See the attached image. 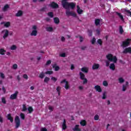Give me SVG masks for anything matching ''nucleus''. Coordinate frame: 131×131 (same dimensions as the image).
I'll list each match as a JSON object with an SVG mask.
<instances>
[{"instance_id": "f257e3e1", "label": "nucleus", "mask_w": 131, "mask_h": 131, "mask_svg": "<svg viewBox=\"0 0 131 131\" xmlns=\"http://www.w3.org/2000/svg\"><path fill=\"white\" fill-rule=\"evenodd\" d=\"M106 58L107 60H108L105 61L106 66H107V67H108L110 64V61L113 62V63H116L117 62V57H116L115 56H113V55L111 54L107 55Z\"/></svg>"}, {"instance_id": "f03ea898", "label": "nucleus", "mask_w": 131, "mask_h": 131, "mask_svg": "<svg viewBox=\"0 0 131 131\" xmlns=\"http://www.w3.org/2000/svg\"><path fill=\"white\" fill-rule=\"evenodd\" d=\"M31 36H36L37 35V26L33 25L31 28Z\"/></svg>"}, {"instance_id": "7ed1b4c3", "label": "nucleus", "mask_w": 131, "mask_h": 131, "mask_svg": "<svg viewBox=\"0 0 131 131\" xmlns=\"http://www.w3.org/2000/svg\"><path fill=\"white\" fill-rule=\"evenodd\" d=\"M60 83L63 84L64 83V88L66 90H69L70 89V85L69 84V82L66 80V79H64L60 81Z\"/></svg>"}, {"instance_id": "20e7f679", "label": "nucleus", "mask_w": 131, "mask_h": 131, "mask_svg": "<svg viewBox=\"0 0 131 131\" xmlns=\"http://www.w3.org/2000/svg\"><path fill=\"white\" fill-rule=\"evenodd\" d=\"M67 16H72L73 17H77V15L73 11H70L69 9H67L66 12Z\"/></svg>"}, {"instance_id": "39448f33", "label": "nucleus", "mask_w": 131, "mask_h": 131, "mask_svg": "<svg viewBox=\"0 0 131 131\" xmlns=\"http://www.w3.org/2000/svg\"><path fill=\"white\" fill-rule=\"evenodd\" d=\"M1 34L3 35V38L6 39L9 36V30L7 29L4 30L2 31Z\"/></svg>"}, {"instance_id": "423d86ee", "label": "nucleus", "mask_w": 131, "mask_h": 131, "mask_svg": "<svg viewBox=\"0 0 131 131\" xmlns=\"http://www.w3.org/2000/svg\"><path fill=\"white\" fill-rule=\"evenodd\" d=\"M69 4L70 3L67 1H61V5L63 8L66 10H68V9H69Z\"/></svg>"}, {"instance_id": "0eeeda50", "label": "nucleus", "mask_w": 131, "mask_h": 131, "mask_svg": "<svg viewBox=\"0 0 131 131\" xmlns=\"http://www.w3.org/2000/svg\"><path fill=\"white\" fill-rule=\"evenodd\" d=\"M16 124V128H18L20 126V119H19V116H16L14 119Z\"/></svg>"}, {"instance_id": "6e6552de", "label": "nucleus", "mask_w": 131, "mask_h": 131, "mask_svg": "<svg viewBox=\"0 0 131 131\" xmlns=\"http://www.w3.org/2000/svg\"><path fill=\"white\" fill-rule=\"evenodd\" d=\"M131 40L130 39H127L125 41L123 42L122 46L124 48H125V47H127L128 46H129V44L130 43Z\"/></svg>"}, {"instance_id": "1a4fd4ad", "label": "nucleus", "mask_w": 131, "mask_h": 131, "mask_svg": "<svg viewBox=\"0 0 131 131\" xmlns=\"http://www.w3.org/2000/svg\"><path fill=\"white\" fill-rule=\"evenodd\" d=\"M18 94H19V92L15 91L14 94H12L10 96V99H11V100H15L17 99V97H18Z\"/></svg>"}, {"instance_id": "9d476101", "label": "nucleus", "mask_w": 131, "mask_h": 131, "mask_svg": "<svg viewBox=\"0 0 131 131\" xmlns=\"http://www.w3.org/2000/svg\"><path fill=\"white\" fill-rule=\"evenodd\" d=\"M94 89L96 92H98V93H102V88H101V86L99 85H96L94 86Z\"/></svg>"}, {"instance_id": "9b49d317", "label": "nucleus", "mask_w": 131, "mask_h": 131, "mask_svg": "<svg viewBox=\"0 0 131 131\" xmlns=\"http://www.w3.org/2000/svg\"><path fill=\"white\" fill-rule=\"evenodd\" d=\"M49 6L53 9H57V8L59 7V5L57 4L56 3L52 2L50 4H49Z\"/></svg>"}, {"instance_id": "f8f14e48", "label": "nucleus", "mask_w": 131, "mask_h": 131, "mask_svg": "<svg viewBox=\"0 0 131 131\" xmlns=\"http://www.w3.org/2000/svg\"><path fill=\"white\" fill-rule=\"evenodd\" d=\"M77 13H78V15H81L82 13H83V10L82 9H80V7L79 5L77 6Z\"/></svg>"}, {"instance_id": "ddd939ff", "label": "nucleus", "mask_w": 131, "mask_h": 131, "mask_svg": "<svg viewBox=\"0 0 131 131\" xmlns=\"http://www.w3.org/2000/svg\"><path fill=\"white\" fill-rule=\"evenodd\" d=\"M127 86H128V82H126L125 84H123L122 91L123 92H125L126 91V89H127Z\"/></svg>"}, {"instance_id": "4468645a", "label": "nucleus", "mask_w": 131, "mask_h": 131, "mask_svg": "<svg viewBox=\"0 0 131 131\" xmlns=\"http://www.w3.org/2000/svg\"><path fill=\"white\" fill-rule=\"evenodd\" d=\"M100 68V64L99 63H94L92 66V69L93 70H97Z\"/></svg>"}, {"instance_id": "2eb2a0df", "label": "nucleus", "mask_w": 131, "mask_h": 131, "mask_svg": "<svg viewBox=\"0 0 131 131\" xmlns=\"http://www.w3.org/2000/svg\"><path fill=\"white\" fill-rule=\"evenodd\" d=\"M1 24L3 25L5 27H6V28H8V27H10V26H11V23H10V21L3 22L1 23Z\"/></svg>"}, {"instance_id": "dca6fc26", "label": "nucleus", "mask_w": 131, "mask_h": 131, "mask_svg": "<svg viewBox=\"0 0 131 131\" xmlns=\"http://www.w3.org/2000/svg\"><path fill=\"white\" fill-rule=\"evenodd\" d=\"M124 54H127V53H129V54H130L131 53V48L128 47L126 48L123 52Z\"/></svg>"}, {"instance_id": "f3484780", "label": "nucleus", "mask_w": 131, "mask_h": 131, "mask_svg": "<svg viewBox=\"0 0 131 131\" xmlns=\"http://www.w3.org/2000/svg\"><path fill=\"white\" fill-rule=\"evenodd\" d=\"M75 6H76V3H75L71 2L69 4V8H71L72 10L75 8Z\"/></svg>"}, {"instance_id": "a211bd4d", "label": "nucleus", "mask_w": 131, "mask_h": 131, "mask_svg": "<svg viewBox=\"0 0 131 131\" xmlns=\"http://www.w3.org/2000/svg\"><path fill=\"white\" fill-rule=\"evenodd\" d=\"M116 14L118 16L120 19H121V21H124V18H123V16L122 14H121V13L116 12Z\"/></svg>"}, {"instance_id": "6ab92c4d", "label": "nucleus", "mask_w": 131, "mask_h": 131, "mask_svg": "<svg viewBox=\"0 0 131 131\" xmlns=\"http://www.w3.org/2000/svg\"><path fill=\"white\" fill-rule=\"evenodd\" d=\"M81 71L84 73H88L89 72V68L83 67L81 69Z\"/></svg>"}, {"instance_id": "aec40b11", "label": "nucleus", "mask_w": 131, "mask_h": 131, "mask_svg": "<svg viewBox=\"0 0 131 131\" xmlns=\"http://www.w3.org/2000/svg\"><path fill=\"white\" fill-rule=\"evenodd\" d=\"M102 99V100H105V99H107V92L106 91L103 92Z\"/></svg>"}, {"instance_id": "412c9836", "label": "nucleus", "mask_w": 131, "mask_h": 131, "mask_svg": "<svg viewBox=\"0 0 131 131\" xmlns=\"http://www.w3.org/2000/svg\"><path fill=\"white\" fill-rule=\"evenodd\" d=\"M79 75H80V79H81V80L85 78V75H84L82 72H80L79 73Z\"/></svg>"}, {"instance_id": "4be33fe9", "label": "nucleus", "mask_w": 131, "mask_h": 131, "mask_svg": "<svg viewBox=\"0 0 131 131\" xmlns=\"http://www.w3.org/2000/svg\"><path fill=\"white\" fill-rule=\"evenodd\" d=\"M53 20L55 24H59V23H60V19H59V18L58 17H54L53 18Z\"/></svg>"}, {"instance_id": "5701e85b", "label": "nucleus", "mask_w": 131, "mask_h": 131, "mask_svg": "<svg viewBox=\"0 0 131 131\" xmlns=\"http://www.w3.org/2000/svg\"><path fill=\"white\" fill-rule=\"evenodd\" d=\"M7 118L9 120L11 121V122H13L14 121V119L13 118V117H12L10 114H8L7 115Z\"/></svg>"}, {"instance_id": "b1692460", "label": "nucleus", "mask_w": 131, "mask_h": 131, "mask_svg": "<svg viewBox=\"0 0 131 131\" xmlns=\"http://www.w3.org/2000/svg\"><path fill=\"white\" fill-rule=\"evenodd\" d=\"M22 15H23V12H22V11L21 10L18 11L16 14V17H20V16H21Z\"/></svg>"}, {"instance_id": "393cba45", "label": "nucleus", "mask_w": 131, "mask_h": 131, "mask_svg": "<svg viewBox=\"0 0 131 131\" xmlns=\"http://www.w3.org/2000/svg\"><path fill=\"white\" fill-rule=\"evenodd\" d=\"M74 131H81L79 128V125H76L74 128H73Z\"/></svg>"}, {"instance_id": "a878e982", "label": "nucleus", "mask_w": 131, "mask_h": 131, "mask_svg": "<svg viewBox=\"0 0 131 131\" xmlns=\"http://www.w3.org/2000/svg\"><path fill=\"white\" fill-rule=\"evenodd\" d=\"M118 80L119 83L122 84L123 83V82H124V79H123V78L122 77L119 78Z\"/></svg>"}, {"instance_id": "bb28decb", "label": "nucleus", "mask_w": 131, "mask_h": 131, "mask_svg": "<svg viewBox=\"0 0 131 131\" xmlns=\"http://www.w3.org/2000/svg\"><path fill=\"white\" fill-rule=\"evenodd\" d=\"M10 49L11 51H15L16 50H17V46L16 45H12L10 47Z\"/></svg>"}, {"instance_id": "cd10ccee", "label": "nucleus", "mask_w": 131, "mask_h": 131, "mask_svg": "<svg viewBox=\"0 0 131 131\" xmlns=\"http://www.w3.org/2000/svg\"><path fill=\"white\" fill-rule=\"evenodd\" d=\"M53 68L54 69L55 71H58V70H60V68L59 67V66H58L56 65V64H54L53 66Z\"/></svg>"}, {"instance_id": "c85d7f7f", "label": "nucleus", "mask_w": 131, "mask_h": 131, "mask_svg": "<svg viewBox=\"0 0 131 131\" xmlns=\"http://www.w3.org/2000/svg\"><path fill=\"white\" fill-rule=\"evenodd\" d=\"M110 68L112 70H113V71L115 70V64H114V63H111L110 64Z\"/></svg>"}, {"instance_id": "c756f323", "label": "nucleus", "mask_w": 131, "mask_h": 131, "mask_svg": "<svg viewBox=\"0 0 131 131\" xmlns=\"http://www.w3.org/2000/svg\"><path fill=\"white\" fill-rule=\"evenodd\" d=\"M47 15L48 16L50 17V18H54V13L52 12H48Z\"/></svg>"}, {"instance_id": "7c9ffc66", "label": "nucleus", "mask_w": 131, "mask_h": 131, "mask_svg": "<svg viewBox=\"0 0 131 131\" xmlns=\"http://www.w3.org/2000/svg\"><path fill=\"white\" fill-rule=\"evenodd\" d=\"M6 54V50H5L4 49H0V55H4Z\"/></svg>"}, {"instance_id": "2f4dec72", "label": "nucleus", "mask_w": 131, "mask_h": 131, "mask_svg": "<svg viewBox=\"0 0 131 131\" xmlns=\"http://www.w3.org/2000/svg\"><path fill=\"white\" fill-rule=\"evenodd\" d=\"M8 9H9V5H6L3 7V11L6 12V11H8Z\"/></svg>"}, {"instance_id": "473e14b6", "label": "nucleus", "mask_w": 131, "mask_h": 131, "mask_svg": "<svg viewBox=\"0 0 131 131\" xmlns=\"http://www.w3.org/2000/svg\"><path fill=\"white\" fill-rule=\"evenodd\" d=\"M67 127L66 126V121H65V120H64L63 123L62 124V129H66Z\"/></svg>"}, {"instance_id": "72a5a7b5", "label": "nucleus", "mask_w": 131, "mask_h": 131, "mask_svg": "<svg viewBox=\"0 0 131 131\" xmlns=\"http://www.w3.org/2000/svg\"><path fill=\"white\" fill-rule=\"evenodd\" d=\"M45 73L42 72L41 73L39 74V77L41 79H42V78H43V77H45Z\"/></svg>"}, {"instance_id": "f704fd0d", "label": "nucleus", "mask_w": 131, "mask_h": 131, "mask_svg": "<svg viewBox=\"0 0 131 131\" xmlns=\"http://www.w3.org/2000/svg\"><path fill=\"white\" fill-rule=\"evenodd\" d=\"M76 37L79 39V41L80 42H82L83 41V37H82V36L79 35L78 36H76Z\"/></svg>"}, {"instance_id": "c9c22d12", "label": "nucleus", "mask_w": 131, "mask_h": 131, "mask_svg": "<svg viewBox=\"0 0 131 131\" xmlns=\"http://www.w3.org/2000/svg\"><path fill=\"white\" fill-rule=\"evenodd\" d=\"M100 20L99 19L95 20V23L96 26H98V25H100Z\"/></svg>"}, {"instance_id": "e433bc0d", "label": "nucleus", "mask_w": 131, "mask_h": 131, "mask_svg": "<svg viewBox=\"0 0 131 131\" xmlns=\"http://www.w3.org/2000/svg\"><path fill=\"white\" fill-rule=\"evenodd\" d=\"M12 68V69L16 70L18 68V65L16 63L14 64H13Z\"/></svg>"}, {"instance_id": "4c0bfd02", "label": "nucleus", "mask_w": 131, "mask_h": 131, "mask_svg": "<svg viewBox=\"0 0 131 131\" xmlns=\"http://www.w3.org/2000/svg\"><path fill=\"white\" fill-rule=\"evenodd\" d=\"M102 84L103 86H107L108 85V82L106 80H104L102 82Z\"/></svg>"}, {"instance_id": "58836bf2", "label": "nucleus", "mask_w": 131, "mask_h": 131, "mask_svg": "<svg viewBox=\"0 0 131 131\" xmlns=\"http://www.w3.org/2000/svg\"><path fill=\"white\" fill-rule=\"evenodd\" d=\"M56 91L58 93V96H60V91H61V87L60 86H58L56 88Z\"/></svg>"}, {"instance_id": "ea45409f", "label": "nucleus", "mask_w": 131, "mask_h": 131, "mask_svg": "<svg viewBox=\"0 0 131 131\" xmlns=\"http://www.w3.org/2000/svg\"><path fill=\"white\" fill-rule=\"evenodd\" d=\"M127 16H131V11L129 10H125Z\"/></svg>"}, {"instance_id": "a19ab883", "label": "nucleus", "mask_w": 131, "mask_h": 131, "mask_svg": "<svg viewBox=\"0 0 131 131\" xmlns=\"http://www.w3.org/2000/svg\"><path fill=\"white\" fill-rule=\"evenodd\" d=\"M46 30L47 31L52 32L54 30V29L52 27H48L46 28Z\"/></svg>"}, {"instance_id": "79ce46f5", "label": "nucleus", "mask_w": 131, "mask_h": 131, "mask_svg": "<svg viewBox=\"0 0 131 131\" xmlns=\"http://www.w3.org/2000/svg\"><path fill=\"white\" fill-rule=\"evenodd\" d=\"M49 81H50V78L46 77L44 79V82L48 83Z\"/></svg>"}, {"instance_id": "37998d69", "label": "nucleus", "mask_w": 131, "mask_h": 131, "mask_svg": "<svg viewBox=\"0 0 131 131\" xmlns=\"http://www.w3.org/2000/svg\"><path fill=\"white\" fill-rule=\"evenodd\" d=\"M119 33L120 34H122V33H123V29H122V27L121 26H120Z\"/></svg>"}, {"instance_id": "c03bdc74", "label": "nucleus", "mask_w": 131, "mask_h": 131, "mask_svg": "<svg viewBox=\"0 0 131 131\" xmlns=\"http://www.w3.org/2000/svg\"><path fill=\"white\" fill-rule=\"evenodd\" d=\"M80 123L81 125H82V126H84V125H85V124H86L85 120L81 121Z\"/></svg>"}, {"instance_id": "a18cd8bd", "label": "nucleus", "mask_w": 131, "mask_h": 131, "mask_svg": "<svg viewBox=\"0 0 131 131\" xmlns=\"http://www.w3.org/2000/svg\"><path fill=\"white\" fill-rule=\"evenodd\" d=\"M28 110L29 111V113H31L32 112V111H33V108H32V107L30 106L28 108Z\"/></svg>"}, {"instance_id": "49530a36", "label": "nucleus", "mask_w": 131, "mask_h": 131, "mask_svg": "<svg viewBox=\"0 0 131 131\" xmlns=\"http://www.w3.org/2000/svg\"><path fill=\"white\" fill-rule=\"evenodd\" d=\"M27 110V107H26V105L25 104H23V108H22V111H26Z\"/></svg>"}, {"instance_id": "de8ad7c7", "label": "nucleus", "mask_w": 131, "mask_h": 131, "mask_svg": "<svg viewBox=\"0 0 131 131\" xmlns=\"http://www.w3.org/2000/svg\"><path fill=\"white\" fill-rule=\"evenodd\" d=\"M78 89L79 91H83L84 87L83 85H80L78 87Z\"/></svg>"}, {"instance_id": "09e8293b", "label": "nucleus", "mask_w": 131, "mask_h": 131, "mask_svg": "<svg viewBox=\"0 0 131 131\" xmlns=\"http://www.w3.org/2000/svg\"><path fill=\"white\" fill-rule=\"evenodd\" d=\"M82 80H83V84H86L88 83V79L86 78L82 79Z\"/></svg>"}, {"instance_id": "8fccbe9b", "label": "nucleus", "mask_w": 131, "mask_h": 131, "mask_svg": "<svg viewBox=\"0 0 131 131\" xmlns=\"http://www.w3.org/2000/svg\"><path fill=\"white\" fill-rule=\"evenodd\" d=\"M0 77L2 78V79H4L5 78V74H4L2 72L0 73Z\"/></svg>"}, {"instance_id": "3c124183", "label": "nucleus", "mask_w": 131, "mask_h": 131, "mask_svg": "<svg viewBox=\"0 0 131 131\" xmlns=\"http://www.w3.org/2000/svg\"><path fill=\"white\" fill-rule=\"evenodd\" d=\"M53 72L52 71H47L46 73L45 74H53Z\"/></svg>"}, {"instance_id": "603ef678", "label": "nucleus", "mask_w": 131, "mask_h": 131, "mask_svg": "<svg viewBox=\"0 0 131 131\" xmlns=\"http://www.w3.org/2000/svg\"><path fill=\"white\" fill-rule=\"evenodd\" d=\"M20 118L23 119H25V115L24 114L21 113L20 115Z\"/></svg>"}, {"instance_id": "864d4df0", "label": "nucleus", "mask_w": 131, "mask_h": 131, "mask_svg": "<svg viewBox=\"0 0 131 131\" xmlns=\"http://www.w3.org/2000/svg\"><path fill=\"white\" fill-rule=\"evenodd\" d=\"M51 80H52L54 82H56L57 80V78H56L55 77H51Z\"/></svg>"}, {"instance_id": "5fc2aeb1", "label": "nucleus", "mask_w": 131, "mask_h": 131, "mask_svg": "<svg viewBox=\"0 0 131 131\" xmlns=\"http://www.w3.org/2000/svg\"><path fill=\"white\" fill-rule=\"evenodd\" d=\"M95 42H96V38H93L91 40V43L92 45H94Z\"/></svg>"}, {"instance_id": "6e6d98bb", "label": "nucleus", "mask_w": 131, "mask_h": 131, "mask_svg": "<svg viewBox=\"0 0 131 131\" xmlns=\"http://www.w3.org/2000/svg\"><path fill=\"white\" fill-rule=\"evenodd\" d=\"M59 56L60 57H62V58H65V57H66V53H61Z\"/></svg>"}, {"instance_id": "4d7b16f0", "label": "nucleus", "mask_w": 131, "mask_h": 131, "mask_svg": "<svg viewBox=\"0 0 131 131\" xmlns=\"http://www.w3.org/2000/svg\"><path fill=\"white\" fill-rule=\"evenodd\" d=\"M99 118H100V116H99L98 115H96L94 116V120H99Z\"/></svg>"}, {"instance_id": "13d9d810", "label": "nucleus", "mask_w": 131, "mask_h": 131, "mask_svg": "<svg viewBox=\"0 0 131 131\" xmlns=\"http://www.w3.org/2000/svg\"><path fill=\"white\" fill-rule=\"evenodd\" d=\"M97 42H98V43H99V45H100V46H102V40H101V39H99L97 40Z\"/></svg>"}, {"instance_id": "bf43d9fd", "label": "nucleus", "mask_w": 131, "mask_h": 131, "mask_svg": "<svg viewBox=\"0 0 131 131\" xmlns=\"http://www.w3.org/2000/svg\"><path fill=\"white\" fill-rule=\"evenodd\" d=\"M100 32H101V30L100 29H97L96 30V33H97V34H100Z\"/></svg>"}, {"instance_id": "052dcab7", "label": "nucleus", "mask_w": 131, "mask_h": 131, "mask_svg": "<svg viewBox=\"0 0 131 131\" xmlns=\"http://www.w3.org/2000/svg\"><path fill=\"white\" fill-rule=\"evenodd\" d=\"M2 103H3L4 104H6V98L4 97L2 98Z\"/></svg>"}, {"instance_id": "680f3d73", "label": "nucleus", "mask_w": 131, "mask_h": 131, "mask_svg": "<svg viewBox=\"0 0 131 131\" xmlns=\"http://www.w3.org/2000/svg\"><path fill=\"white\" fill-rule=\"evenodd\" d=\"M23 77L25 78V79H28V76L26 74H24L23 75Z\"/></svg>"}, {"instance_id": "e2e57ef3", "label": "nucleus", "mask_w": 131, "mask_h": 131, "mask_svg": "<svg viewBox=\"0 0 131 131\" xmlns=\"http://www.w3.org/2000/svg\"><path fill=\"white\" fill-rule=\"evenodd\" d=\"M16 78L18 81H20L21 80V77H20V75H18L16 76Z\"/></svg>"}, {"instance_id": "0e129e2a", "label": "nucleus", "mask_w": 131, "mask_h": 131, "mask_svg": "<svg viewBox=\"0 0 131 131\" xmlns=\"http://www.w3.org/2000/svg\"><path fill=\"white\" fill-rule=\"evenodd\" d=\"M51 63H52V61H51L50 60H48L46 62V65H50L51 64Z\"/></svg>"}, {"instance_id": "69168bd1", "label": "nucleus", "mask_w": 131, "mask_h": 131, "mask_svg": "<svg viewBox=\"0 0 131 131\" xmlns=\"http://www.w3.org/2000/svg\"><path fill=\"white\" fill-rule=\"evenodd\" d=\"M54 108L52 106H49V110H50V111H53Z\"/></svg>"}, {"instance_id": "338daca9", "label": "nucleus", "mask_w": 131, "mask_h": 131, "mask_svg": "<svg viewBox=\"0 0 131 131\" xmlns=\"http://www.w3.org/2000/svg\"><path fill=\"white\" fill-rule=\"evenodd\" d=\"M61 41H65V37L62 36L61 37Z\"/></svg>"}, {"instance_id": "774afa93", "label": "nucleus", "mask_w": 131, "mask_h": 131, "mask_svg": "<svg viewBox=\"0 0 131 131\" xmlns=\"http://www.w3.org/2000/svg\"><path fill=\"white\" fill-rule=\"evenodd\" d=\"M85 49H86V46H82L81 47V50H85Z\"/></svg>"}]
</instances>
